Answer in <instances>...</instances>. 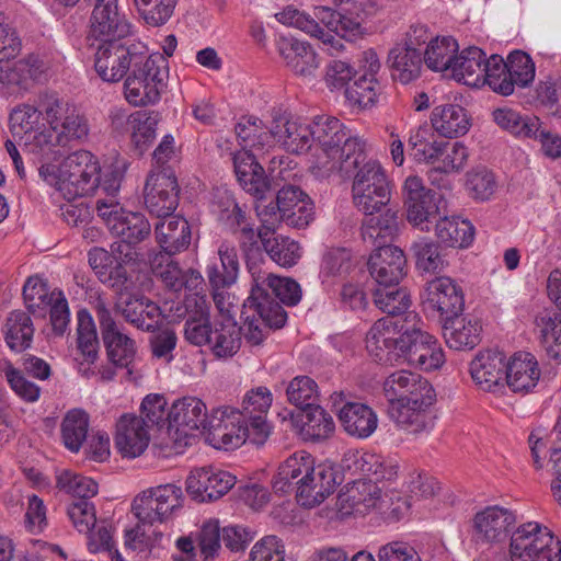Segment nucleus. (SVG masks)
<instances>
[{
  "label": "nucleus",
  "instance_id": "obj_1",
  "mask_svg": "<svg viewBox=\"0 0 561 561\" xmlns=\"http://www.w3.org/2000/svg\"><path fill=\"white\" fill-rule=\"evenodd\" d=\"M417 314H409L398 323L391 319L377 320L367 333L368 347L387 351L403 357L409 364L431 371L444 363V353L434 336L419 327Z\"/></svg>",
  "mask_w": 561,
  "mask_h": 561
},
{
  "label": "nucleus",
  "instance_id": "obj_2",
  "mask_svg": "<svg viewBox=\"0 0 561 561\" xmlns=\"http://www.w3.org/2000/svg\"><path fill=\"white\" fill-rule=\"evenodd\" d=\"M319 145L322 154L318 163L325 172L350 178L366 159V142L332 116H317L311 124V144Z\"/></svg>",
  "mask_w": 561,
  "mask_h": 561
},
{
  "label": "nucleus",
  "instance_id": "obj_3",
  "mask_svg": "<svg viewBox=\"0 0 561 561\" xmlns=\"http://www.w3.org/2000/svg\"><path fill=\"white\" fill-rule=\"evenodd\" d=\"M337 477L332 466H314L309 454H295L279 466L273 488L286 493L295 486L297 502L305 507H314L334 492Z\"/></svg>",
  "mask_w": 561,
  "mask_h": 561
},
{
  "label": "nucleus",
  "instance_id": "obj_4",
  "mask_svg": "<svg viewBox=\"0 0 561 561\" xmlns=\"http://www.w3.org/2000/svg\"><path fill=\"white\" fill-rule=\"evenodd\" d=\"M252 288L250 304L261 312H272L267 321L277 325H285L287 313L283 305L296 306L301 299L299 284L288 277H279L259 267L250 273Z\"/></svg>",
  "mask_w": 561,
  "mask_h": 561
},
{
  "label": "nucleus",
  "instance_id": "obj_5",
  "mask_svg": "<svg viewBox=\"0 0 561 561\" xmlns=\"http://www.w3.org/2000/svg\"><path fill=\"white\" fill-rule=\"evenodd\" d=\"M353 176L352 194L354 205L365 215L379 213L391 197L390 182L386 171L376 160L365 159Z\"/></svg>",
  "mask_w": 561,
  "mask_h": 561
},
{
  "label": "nucleus",
  "instance_id": "obj_6",
  "mask_svg": "<svg viewBox=\"0 0 561 561\" xmlns=\"http://www.w3.org/2000/svg\"><path fill=\"white\" fill-rule=\"evenodd\" d=\"M221 413L218 425H210L213 438L219 443V448L226 450L237 448L245 442L253 445H263L271 434V426L266 416H234V409L226 407Z\"/></svg>",
  "mask_w": 561,
  "mask_h": 561
},
{
  "label": "nucleus",
  "instance_id": "obj_7",
  "mask_svg": "<svg viewBox=\"0 0 561 561\" xmlns=\"http://www.w3.org/2000/svg\"><path fill=\"white\" fill-rule=\"evenodd\" d=\"M88 118L77 107L64 117L57 127L44 128L34 136L32 148L39 151V157L47 160H58L75 145L82 142L89 136Z\"/></svg>",
  "mask_w": 561,
  "mask_h": 561
},
{
  "label": "nucleus",
  "instance_id": "obj_8",
  "mask_svg": "<svg viewBox=\"0 0 561 561\" xmlns=\"http://www.w3.org/2000/svg\"><path fill=\"white\" fill-rule=\"evenodd\" d=\"M512 561H561V541L536 522L520 525L511 536Z\"/></svg>",
  "mask_w": 561,
  "mask_h": 561
},
{
  "label": "nucleus",
  "instance_id": "obj_9",
  "mask_svg": "<svg viewBox=\"0 0 561 561\" xmlns=\"http://www.w3.org/2000/svg\"><path fill=\"white\" fill-rule=\"evenodd\" d=\"M169 77L168 60L153 54L145 67H140L124 81L126 100L134 105L153 104L160 99Z\"/></svg>",
  "mask_w": 561,
  "mask_h": 561
},
{
  "label": "nucleus",
  "instance_id": "obj_10",
  "mask_svg": "<svg viewBox=\"0 0 561 561\" xmlns=\"http://www.w3.org/2000/svg\"><path fill=\"white\" fill-rule=\"evenodd\" d=\"M182 489L173 483L158 485L136 496L131 511L142 524L165 522L181 506Z\"/></svg>",
  "mask_w": 561,
  "mask_h": 561
},
{
  "label": "nucleus",
  "instance_id": "obj_11",
  "mask_svg": "<svg viewBox=\"0 0 561 561\" xmlns=\"http://www.w3.org/2000/svg\"><path fill=\"white\" fill-rule=\"evenodd\" d=\"M95 312L108 360L114 366L127 368L128 373H131L130 365L136 356L135 341L119 330L111 311L103 302L96 304Z\"/></svg>",
  "mask_w": 561,
  "mask_h": 561
},
{
  "label": "nucleus",
  "instance_id": "obj_12",
  "mask_svg": "<svg viewBox=\"0 0 561 561\" xmlns=\"http://www.w3.org/2000/svg\"><path fill=\"white\" fill-rule=\"evenodd\" d=\"M423 307L433 316L437 314L442 323L461 316L465 307L462 289L446 276L432 279L425 287Z\"/></svg>",
  "mask_w": 561,
  "mask_h": 561
},
{
  "label": "nucleus",
  "instance_id": "obj_13",
  "mask_svg": "<svg viewBox=\"0 0 561 561\" xmlns=\"http://www.w3.org/2000/svg\"><path fill=\"white\" fill-rule=\"evenodd\" d=\"M383 392L389 404L398 402H412L425 404L434 403L436 393L427 379L410 370H397L383 381Z\"/></svg>",
  "mask_w": 561,
  "mask_h": 561
},
{
  "label": "nucleus",
  "instance_id": "obj_14",
  "mask_svg": "<svg viewBox=\"0 0 561 561\" xmlns=\"http://www.w3.org/2000/svg\"><path fill=\"white\" fill-rule=\"evenodd\" d=\"M179 184L168 170L151 172L144 188V203L151 215L164 218L172 215L179 204Z\"/></svg>",
  "mask_w": 561,
  "mask_h": 561
},
{
  "label": "nucleus",
  "instance_id": "obj_15",
  "mask_svg": "<svg viewBox=\"0 0 561 561\" xmlns=\"http://www.w3.org/2000/svg\"><path fill=\"white\" fill-rule=\"evenodd\" d=\"M407 218L415 227L436 220L442 196L426 188L419 176H409L403 185Z\"/></svg>",
  "mask_w": 561,
  "mask_h": 561
},
{
  "label": "nucleus",
  "instance_id": "obj_16",
  "mask_svg": "<svg viewBox=\"0 0 561 561\" xmlns=\"http://www.w3.org/2000/svg\"><path fill=\"white\" fill-rule=\"evenodd\" d=\"M236 484V477L216 467H202L191 471L186 479V492L192 500L204 503L213 502Z\"/></svg>",
  "mask_w": 561,
  "mask_h": 561
},
{
  "label": "nucleus",
  "instance_id": "obj_17",
  "mask_svg": "<svg viewBox=\"0 0 561 561\" xmlns=\"http://www.w3.org/2000/svg\"><path fill=\"white\" fill-rule=\"evenodd\" d=\"M89 39L99 43L124 41L130 24L117 8V0L94 5L90 20Z\"/></svg>",
  "mask_w": 561,
  "mask_h": 561
},
{
  "label": "nucleus",
  "instance_id": "obj_18",
  "mask_svg": "<svg viewBox=\"0 0 561 561\" xmlns=\"http://www.w3.org/2000/svg\"><path fill=\"white\" fill-rule=\"evenodd\" d=\"M234 173L241 187L256 201H264L275 191V186L265 174L264 168L256 161L253 152L238 151L233 154Z\"/></svg>",
  "mask_w": 561,
  "mask_h": 561
},
{
  "label": "nucleus",
  "instance_id": "obj_19",
  "mask_svg": "<svg viewBox=\"0 0 561 561\" xmlns=\"http://www.w3.org/2000/svg\"><path fill=\"white\" fill-rule=\"evenodd\" d=\"M377 286L399 285L407 275V257L398 247L374 249L367 262Z\"/></svg>",
  "mask_w": 561,
  "mask_h": 561
},
{
  "label": "nucleus",
  "instance_id": "obj_20",
  "mask_svg": "<svg viewBox=\"0 0 561 561\" xmlns=\"http://www.w3.org/2000/svg\"><path fill=\"white\" fill-rule=\"evenodd\" d=\"M216 425L214 420L208 421L205 403L195 397H184L172 404L169 411V427L175 432L188 436L193 431L209 428Z\"/></svg>",
  "mask_w": 561,
  "mask_h": 561
},
{
  "label": "nucleus",
  "instance_id": "obj_21",
  "mask_svg": "<svg viewBox=\"0 0 561 561\" xmlns=\"http://www.w3.org/2000/svg\"><path fill=\"white\" fill-rule=\"evenodd\" d=\"M516 523L514 512L500 506H489L473 518L477 541L500 542L507 538Z\"/></svg>",
  "mask_w": 561,
  "mask_h": 561
},
{
  "label": "nucleus",
  "instance_id": "obj_22",
  "mask_svg": "<svg viewBox=\"0 0 561 561\" xmlns=\"http://www.w3.org/2000/svg\"><path fill=\"white\" fill-rule=\"evenodd\" d=\"M505 355L497 350L479 352L470 363V374L484 391H497L504 387L506 370Z\"/></svg>",
  "mask_w": 561,
  "mask_h": 561
},
{
  "label": "nucleus",
  "instance_id": "obj_23",
  "mask_svg": "<svg viewBox=\"0 0 561 561\" xmlns=\"http://www.w3.org/2000/svg\"><path fill=\"white\" fill-rule=\"evenodd\" d=\"M115 448L125 458H136L148 447L149 430L136 414H123L116 423Z\"/></svg>",
  "mask_w": 561,
  "mask_h": 561
},
{
  "label": "nucleus",
  "instance_id": "obj_24",
  "mask_svg": "<svg viewBox=\"0 0 561 561\" xmlns=\"http://www.w3.org/2000/svg\"><path fill=\"white\" fill-rule=\"evenodd\" d=\"M187 317L184 323V337L195 346L207 345L211 341L214 322L209 319V307L205 296L197 293L185 299Z\"/></svg>",
  "mask_w": 561,
  "mask_h": 561
},
{
  "label": "nucleus",
  "instance_id": "obj_25",
  "mask_svg": "<svg viewBox=\"0 0 561 561\" xmlns=\"http://www.w3.org/2000/svg\"><path fill=\"white\" fill-rule=\"evenodd\" d=\"M276 140L288 151L300 153L311 148V125L293 119L290 114L280 108H273Z\"/></svg>",
  "mask_w": 561,
  "mask_h": 561
},
{
  "label": "nucleus",
  "instance_id": "obj_26",
  "mask_svg": "<svg viewBox=\"0 0 561 561\" xmlns=\"http://www.w3.org/2000/svg\"><path fill=\"white\" fill-rule=\"evenodd\" d=\"M505 382L513 392L528 393L538 383L540 369L536 357L526 352L516 353L506 364Z\"/></svg>",
  "mask_w": 561,
  "mask_h": 561
},
{
  "label": "nucleus",
  "instance_id": "obj_27",
  "mask_svg": "<svg viewBox=\"0 0 561 561\" xmlns=\"http://www.w3.org/2000/svg\"><path fill=\"white\" fill-rule=\"evenodd\" d=\"M434 403L421 404L402 402L389 404L388 413L391 420L403 431L411 434H420L428 432L434 425V416L430 411V407Z\"/></svg>",
  "mask_w": 561,
  "mask_h": 561
},
{
  "label": "nucleus",
  "instance_id": "obj_28",
  "mask_svg": "<svg viewBox=\"0 0 561 561\" xmlns=\"http://www.w3.org/2000/svg\"><path fill=\"white\" fill-rule=\"evenodd\" d=\"M278 53L287 68L296 76L304 78L316 76L319 68V59L309 43L297 39H280L278 42Z\"/></svg>",
  "mask_w": 561,
  "mask_h": 561
},
{
  "label": "nucleus",
  "instance_id": "obj_29",
  "mask_svg": "<svg viewBox=\"0 0 561 561\" xmlns=\"http://www.w3.org/2000/svg\"><path fill=\"white\" fill-rule=\"evenodd\" d=\"M360 230L364 242L375 249L392 247L390 242L399 232L398 210L387 208L385 213L378 216L375 214L366 215Z\"/></svg>",
  "mask_w": 561,
  "mask_h": 561
},
{
  "label": "nucleus",
  "instance_id": "obj_30",
  "mask_svg": "<svg viewBox=\"0 0 561 561\" xmlns=\"http://www.w3.org/2000/svg\"><path fill=\"white\" fill-rule=\"evenodd\" d=\"M156 240L163 253L174 255L186 250L192 240V228L182 217L169 216L156 224Z\"/></svg>",
  "mask_w": 561,
  "mask_h": 561
},
{
  "label": "nucleus",
  "instance_id": "obj_31",
  "mask_svg": "<svg viewBox=\"0 0 561 561\" xmlns=\"http://www.w3.org/2000/svg\"><path fill=\"white\" fill-rule=\"evenodd\" d=\"M443 335L450 348L472 350L481 342L482 324L473 317L456 316L442 323Z\"/></svg>",
  "mask_w": 561,
  "mask_h": 561
},
{
  "label": "nucleus",
  "instance_id": "obj_32",
  "mask_svg": "<svg viewBox=\"0 0 561 561\" xmlns=\"http://www.w3.org/2000/svg\"><path fill=\"white\" fill-rule=\"evenodd\" d=\"M373 299L375 306L387 314L382 319H391L398 323L409 314H416L409 310L412 300L405 287L399 285L376 286L373 290Z\"/></svg>",
  "mask_w": 561,
  "mask_h": 561
},
{
  "label": "nucleus",
  "instance_id": "obj_33",
  "mask_svg": "<svg viewBox=\"0 0 561 561\" xmlns=\"http://www.w3.org/2000/svg\"><path fill=\"white\" fill-rule=\"evenodd\" d=\"M125 320L139 330L153 332L161 321L160 307L142 295H133L126 299L124 306L117 304Z\"/></svg>",
  "mask_w": 561,
  "mask_h": 561
},
{
  "label": "nucleus",
  "instance_id": "obj_34",
  "mask_svg": "<svg viewBox=\"0 0 561 561\" xmlns=\"http://www.w3.org/2000/svg\"><path fill=\"white\" fill-rule=\"evenodd\" d=\"M127 41L99 43L94 55V68L103 81L115 83L123 80V64Z\"/></svg>",
  "mask_w": 561,
  "mask_h": 561
},
{
  "label": "nucleus",
  "instance_id": "obj_35",
  "mask_svg": "<svg viewBox=\"0 0 561 561\" xmlns=\"http://www.w3.org/2000/svg\"><path fill=\"white\" fill-rule=\"evenodd\" d=\"M220 264L213 263L206 268V275L211 288H229L238 278L240 264L238 252L234 245L224 241L218 247Z\"/></svg>",
  "mask_w": 561,
  "mask_h": 561
},
{
  "label": "nucleus",
  "instance_id": "obj_36",
  "mask_svg": "<svg viewBox=\"0 0 561 561\" xmlns=\"http://www.w3.org/2000/svg\"><path fill=\"white\" fill-rule=\"evenodd\" d=\"M43 114L39 106L35 104H21L16 106L10 114V129L14 136H20L24 141L25 149L34 154L39 156V151L32 148L34 136L42 133L39 129L41 118Z\"/></svg>",
  "mask_w": 561,
  "mask_h": 561
},
{
  "label": "nucleus",
  "instance_id": "obj_37",
  "mask_svg": "<svg viewBox=\"0 0 561 561\" xmlns=\"http://www.w3.org/2000/svg\"><path fill=\"white\" fill-rule=\"evenodd\" d=\"M344 430L352 436L366 438L377 428V415L368 405L360 402H346L339 411Z\"/></svg>",
  "mask_w": 561,
  "mask_h": 561
},
{
  "label": "nucleus",
  "instance_id": "obj_38",
  "mask_svg": "<svg viewBox=\"0 0 561 561\" xmlns=\"http://www.w3.org/2000/svg\"><path fill=\"white\" fill-rule=\"evenodd\" d=\"M535 331L546 355L561 362V313L545 309L535 317Z\"/></svg>",
  "mask_w": 561,
  "mask_h": 561
},
{
  "label": "nucleus",
  "instance_id": "obj_39",
  "mask_svg": "<svg viewBox=\"0 0 561 561\" xmlns=\"http://www.w3.org/2000/svg\"><path fill=\"white\" fill-rule=\"evenodd\" d=\"M432 128L447 138L465 135L470 128L466 110L458 104L436 106L431 115Z\"/></svg>",
  "mask_w": 561,
  "mask_h": 561
},
{
  "label": "nucleus",
  "instance_id": "obj_40",
  "mask_svg": "<svg viewBox=\"0 0 561 561\" xmlns=\"http://www.w3.org/2000/svg\"><path fill=\"white\" fill-rule=\"evenodd\" d=\"M388 62L392 78L403 84L416 80L421 76L424 64L422 50H413L399 45L390 49Z\"/></svg>",
  "mask_w": 561,
  "mask_h": 561
},
{
  "label": "nucleus",
  "instance_id": "obj_41",
  "mask_svg": "<svg viewBox=\"0 0 561 561\" xmlns=\"http://www.w3.org/2000/svg\"><path fill=\"white\" fill-rule=\"evenodd\" d=\"M209 350L218 358L232 357L241 346L240 329L232 317L216 319Z\"/></svg>",
  "mask_w": 561,
  "mask_h": 561
},
{
  "label": "nucleus",
  "instance_id": "obj_42",
  "mask_svg": "<svg viewBox=\"0 0 561 561\" xmlns=\"http://www.w3.org/2000/svg\"><path fill=\"white\" fill-rule=\"evenodd\" d=\"M271 312H261L260 309L256 310L255 306L250 304V296L243 302L242 318L243 325L239 327L240 329V337L244 339L245 343L251 346L261 345L262 342L266 339L271 329H280L284 325L273 324L267 321Z\"/></svg>",
  "mask_w": 561,
  "mask_h": 561
},
{
  "label": "nucleus",
  "instance_id": "obj_43",
  "mask_svg": "<svg viewBox=\"0 0 561 561\" xmlns=\"http://www.w3.org/2000/svg\"><path fill=\"white\" fill-rule=\"evenodd\" d=\"M410 252L416 270L421 273L439 274L447 265L439 243L427 237L413 240Z\"/></svg>",
  "mask_w": 561,
  "mask_h": 561
},
{
  "label": "nucleus",
  "instance_id": "obj_44",
  "mask_svg": "<svg viewBox=\"0 0 561 561\" xmlns=\"http://www.w3.org/2000/svg\"><path fill=\"white\" fill-rule=\"evenodd\" d=\"M111 232L122 239V249L125 245H136L147 239L151 233V226L141 213H121L118 221L111 226Z\"/></svg>",
  "mask_w": 561,
  "mask_h": 561
},
{
  "label": "nucleus",
  "instance_id": "obj_45",
  "mask_svg": "<svg viewBox=\"0 0 561 561\" xmlns=\"http://www.w3.org/2000/svg\"><path fill=\"white\" fill-rule=\"evenodd\" d=\"M260 241L270 259L280 267L289 268L301 257L299 243L288 237L264 232Z\"/></svg>",
  "mask_w": 561,
  "mask_h": 561
},
{
  "label": "nucleus",
  "instance_id": "obj_46",
  "mask_svg": "<svg viewBox=\"0 0 561 561\" xmlns=\"http://www.w3.org/2000/svg\"><path fill=\"white\" fill-rule=\"evenodd\" d=\"M34 331L30 314L21 310H14L10 312L5 321V342L12 351H25L32 344Z\"/></svg>",
  "mask_w": 561,
  "mask_h": 561
},
{
  "label": "nucleus",
  "instance_id": "obj_47",
  "mask_svg": "<svg viewBox=\"0 0 561 561\" xmlns=\"http://www.w3.org/2000/svg\"><path fill=\"white\" fill-rule=\"evenodd\" d=\"M436 236L448 248H467L473 241L474 228L469 220L444 217L436 222Z\"/></svg>",
  "mask_w": 561,
  "mask_h": 561
},
{
  "label": "nucleus",
  "instance_id": "obj_48",
  "mask_svg": "<svg viewBox=\"0 0 561 561\" xmlns=\"http://www.w3.org/2000/svg\"><path fill=\"white\" fill-rule=\"evenodd\" d=\"M101 167L95 159L83 172L73 175L70 180H61L60 194L67 201L88 196L95 193L100 183Z\"/></svg>",
  "mask_w": 561,
  "mask_h": 561
},
{
  "label": "nucleus",
  "instance_id": "obj_49",
  "mask_svg": "<svg viewBox=\"0 0 561 561\" xmlns=\"http://www.w3.org/2000/svg\"><path fill=\"white\" fill-rule=\"evenodd\" d=\"M485 54L476 46L463 49L459 55H455L451 75L458 81L466 84H476L482 76V65Z\"/></svg>",
  "mask_w": 561,
  "mask_h": 561
},
{
  "label": "nucleus",
  "instance_id": "obj_50",
  "mask_svg": "<svg viewBox=\"0 0 561 561\" xmlns=\"http://www.w3.org/2000/svg\"><path fill=\"white\" fill-rule=\"evenodd\" d=\"M444 149L442 140L435 139L431 126H419L412 130L408 140V150L419 162H434L439 159V152Z\"/></svg>",
  "mask_w": 561,
  "mask_h": 561
},
{
  "label": "nucleus",
  "instance_id": "obj_51",
  "mask_svg": "<svg viewBox=\"0 0 561 561\" xmlns=\"http://www.w3.org/2000/svg\"><path fill=\"white\" fill-rule=\"evenodd\" d=\"M302 413L304 420L300 433L305 439L319 442L333 434L334 421L319 403L304 410Z\"/></svg>",
  "mask_w": 561,
  "mask_h": 561
},
{
  "label": "nucleus",
  "instance_id": "obj_52",
  "mask_svg": "<svg viewBox=\"0 0 561 561\" xmlns=\"http://www.w3.org/2000/svg\"><path fill=\"white\" fill-rule=\"evenodd\" d=\"M458 50L456 39L450 36L436 37L428 43L423 54L424 64L434 71L450 70Z\"/></svg>",
  "mask_w": 561,
  "mask_h": 561
},
{
  "label": "nucleus",
  "instance_id": "obj_53",
  "mask_svg": "<svg viewBox=\"0 0 561 561\" xmlns=\"http://www.w3.org/2000/svg\"><path fill=\"white\" fill-rule=\"evenodd\" d=\"M89 415L80 409L67 412L61 422V437L65 446L72 453H78L87 439Z\"/></svg>",
  "mask_w": 561,
  "mask_h": 561
},
{
  "label": "nucleus",
  "instance_id": "obj_54",
  "mask_svg": "<svg viewBox=\"0 0 561 561\" xmlns=\"http://www.w3.org/2000/svg\"><path fill=\"white\" fill-rule=\"evenodd\" d=\"M345 488L346 491L340 495L341 501L358 512H362V506L364 510L374 507L380 497V490L371 479H359Z\"/></svg>",
  "mask_w": 561,
  "mask_h": 561
},
{
  "label": "nucleus",
  "instance_id": "obj_55",
  "mask_svg": "<svg viewBox=\"0 0 561 561\" xmlns=\"http://www.w3.org/2000/svg\"><path fill=\"white\" fill-rule=\"evenodd\" d=\"M493 122L503 130L520 138H528L538 122L537 116L522 115L511 107H497L492 112Z\"/></svg>",
  "mask_w": 561,
  "mask_h": 561
},
{
  "label": "nucleus",
  "instance_id": "obj_56",
  "mask_svg": "<svg viewBox=\"0 0 561 561\" xmlns=\"http://www.w3.org/2000/svg\"><path fill=\"white\" fill-rule=\"evenodd\" d=\"M77 319L78 350L88 363L93 364L98 358L100 345L93 318L87 309H81L77 313Z\"/></svg>",
  "mask_w": 561,
  "mask_h": 561
},
{
  "label": "nucleus",
  "instance_id": "obj_57",
  "mask_svg": "<svg viewBox=\"0 0 561 561\" xmlns=\"http://www.w3.org/2000/svg\"><path fill=\"white\" fill-rule=\"evenodd\" d=\"M507 78L512 82V94L515 88H527L535 79L536 67L531 57L523 50H513L507 56Z\"/></svg>",
  "mask_w": 561,
  "mask_h": 561
},
{
  "label": "nucleus",
  "instance_id": "obj_58",
  "mask_svg": "<svg viewBox=\"0 0 561 561\" xmlns=\"http://www.w3.org/2000/svg\"><path fill=\"white\" fill-rule=\"evenodd\" d=\"M56 486L76 497V500L90 501L98 494V483L89 477L72 472L70 470H62L56 476Z\"/></svg>",
  "mask_w": 561,
  "mask_h": 561
},
{
  "label": "nucleus",
  "instance_id": "obj_59",
  "mask_svg": "<svg viewBox=\"0 0 561 561\" xmlns=\"http://www.w3.org/2000/svg\"><path fill=\"white\" fill-rule=\"evenodd\" d=\"M286 397L289 403L304 411L318 404V383L309 376H297L287 385Z\"/></svg>",
  "mask_w": 561,
  "mask_h": 561
},
{
  "label": "nucleus",
  "instance_id": "obj_60",
  "mask_svg": "<svg viewBox=\"0 0 561 561\" xmlns=\"http://www.w3.org/2000/svg\"><path fill=\"white\" fill-rule=\"evenodd\" d=\"M507 59L504 60L500 55H492L483 60L482 76L490 89L503 96L512 94V82L507 78Z\"/></svg>",
  "mask_w": 561,
  "mask_h": 561
},
{
  "label": "nucleus",
  "instance_id": "obj_61",
  "mask_svg": "<svg viewBox=\"0 0 561 561\" xmlns=\"http://www.w3.org/2000/svg\"><path fill=\"white\" fill-rule=\"evenodd\" d=\"M380 90V83L373 75H363L347 85L344 93L351 105L365 108L374 105Z\"/></svg>",
  "mask_w": 561,
  "mask_h": 561
},
{
  "label": "nucleus",
  "instance_id": "obj_62",
  "mask_svg": "<svg viewBox=\"0 0 561 561\" xmlns=\"http://www.w3.org/2000/svg\"><path fill=\"white\" fill-rule=\"evenodd\" d=\"M37 62L38 59L32 56L14 62L5 61L0 66V82L7 85H23L39 73Z\"/></svg>",
  "mask_w": 561,
  "mask_h": 561
},
{
  "label": "nucleus",
  "instance_id": "obj_63",
  "mask_svg": "<svg viewBox=\"0 0 561 561\" xmlns=\"http://www.w3.org/2000/svg\"><path fill=\"white\" fill-rule=\"evenodd\" d=\"M167 399L157 393L148 394L144 398L140 405V415L144 426L148 430L157 426L158 428L169 427V412H165Z\"/></svg>",
  "mask_w": 561,
  "mask_h": 561
},
{
  "label": "nucleus",
  "instance_id": "obj_64",
  "mask_svg": "<svg viewBox=\"0 0 561 561\" xmlns=\"http://www.w3.org/2000/svg\"><path fill=\"white\" fill-rule=\"evenodd\" d=\"M221 529L217 520L203 524L198 536L197 547L203 561H215L221 551Z\"/></svg>",
  "mask_w": 561,
  "mask_h": 561
}]
</instances>
